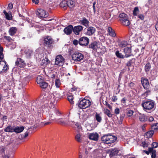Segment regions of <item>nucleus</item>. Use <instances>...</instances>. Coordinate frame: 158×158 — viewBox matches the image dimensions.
<instances>
[{"mask_svg": "<svg viewBox=\"0 0 158 158\" xmlns=\"http://www.w3.org/2000/svg\"><path fill=\"white\" fill-rule=\"evenodd\" d=\"M3 48L0 44V60H2L4 57L3 54Z\"/></svg>", "mask_w": 158, "mask_h": 158, "instance_id": "ea45409f", "label": "nucleus"}, {"mask_svg": "<svg viewBox=\"0 0 158 158\" xmlns=\"http://www.w3.org/2000/svg\"><path fill=\"white\" fill-rule=\"evenodd\" d=\"M24 53L27 57L29 58L33 53V51L31 49L27 48L26 49Z\"/></svg>", "mask_w": 158, "mask_h": 158, "instance_id": "4be33fe9", "label": "nucleus"}, {"mask_svg": "<svg viewBox=\"0 0 158 158\" xmlns=\"http://www.w3.org/2000/svg\"><path fill=\"white\" fill-rule=\"evenodd\" d=\"M91 104V102L89 100L83 99L80 101L78 106L80 108L84 109L90 106Z\"/></svg>", "mask_w": 158, "mask_h": 158, "instance_id": "39448f33", "label": "nucleus"}, {"mask_svg": "<svg viewBox=\"0 0 158 158\" xmlns=\"http://www.w3.org/2000/svg\"><path fill=\"white\" fill-rule=\"evenodd\" d=\"M3 13L6 16V19L8 20L11 19V18L10 17V15L6 12L5 10L3 11Z\"/></svg>", "mask_w": 158, "mask_h": 158, "instance_id": "09e8293b", "label": "nucleus"}, {"mask_svg": "<svg viewBox=\"0 0 158 158\" xmlns=\"http://www.w3.org/2000/svg\"><path fill=\"white\" fill-rule=\"evenodd\" d=\"M114 113L116 114H118L119 113V109L118 108H116L114 110Z\"/></svg>", "mask_w": 158, "mask_h": 158, "instance_id": "bf43d9fd", "label": "nucleus"}, {"mask_svg": "<svg viewBox=\"0 0 158 158\" xmlns=\"http://www.w3.org/2000/svg\"><path fill=\"white\" fill-rule=\"evenodd\" d=\"M75 138L76 140L78 142H81V135L80 133H78L76 135Z\"/></svg>", "mask_w": 158, "mask_h": 158, "instance_id": "e433bc0d", "label": "nucleus"}, {"mask_svg": "<svg viewBox=\"0 0 158 158\" xmlns=\"http://www.w3.org/2000/svg\"><path fill=\"white\" fill-rule=\"evenodd\" d=\"M153 120H154V118L152 116H150L149 117L148 120L149 122H151L153 121Z\"/></svg>", "mask_w": 158, "mask_h": 158, "instance_id": "774afa93", "label": "nucleus"}, {"mask_svg": "<svg viewBox=\"0 0 158 158\" xmlns=\"http://www.w3.org/2000/svg\"><path fill=\"white\" fill-rule=\"evenodd\" d=\"M89 42V39L86 37H81L79 40V44L81 46L87 45Z\"/></svg>", "mask_w": 158, "mask_h": 158, "instance_id": "1a4fd4ad", "label": "nucleus"}, {"mask_svg": "<svg viewBox=\"0 0 158 158\" xmlns=\"http://www.w3.org/2000/svg\"><path fill=\"white\" fill-rule=\"evenodd\" d=\"M57 122L61 125H65L67 123V121L66 118H61L56 120Z\"/></svg>", "mask_w": 158, "mask_h": 158, "instance_id": "aec40b11", "label": "nucleus"}, {"mask_svg": "<svg viewBox=\"0 0 158 158\" xmlns=\"http://www.w3.org/2000/svg\"><path fill=\"white\" fill-rule=\"evenodd\" d=\"M15 64L18 67L20 68L23 67L25 65L24 61L20 58L17 59Z\"/></svg>", "mask_w": 158, "mask_h": 158, "instance_id": "4468645a", "label": "nucleus"}, {"mask_svg": "<svg viewBox=\"0 0 158 158\" xmlns=\"http://www.w3.org/2000/svg\"><path fill=\"white\" fill-rule=\"evenodd\" d=\"M73 27L71 25H69L65 27L64 30V32L67 35L71 34L73 31Z\"/></svg>", "mask_w": 158, "mask_h": 158, "instance_id": "dca6fc26", "label": "nucleus"}, {"mask_svg": "<svg viewBox=\"0 0 158 158\" xmlns=\"http://www.w3.org/2000/svg\"><path fill=\"white\" fill-rule=\"evenodd\" d=\"M152 128L153 130H155L158 129V123H154L152 125Z\"/></svg>", "mask_w": 158, "mask_h": 158, "instance_id": "49530a36", "label": "nucleus"}, {"mask_svg": "<svg viewBox=\"0 0 158 158\" xmlns=\"http://www.w3.org/2000/svg\"><path fill=\"white\" fill-rule=\"evenodd\" d=\"M44 43L48 47H50L54 41L51 36H48L44 39Z\"/></svg>", "mask_w": 158, "mask_h": 158, "instance_id": "f8f14e48", "label": "nucleus"}, {"mask_svg": "<svg viewBox=\"0 0 158 158\" xmlns=\"http://www.w3.org/2000/svg\"><path fill=\"white\" fill-rule=\"evenodd\" d=\"M8 66L6 62L2 60H0V73H4L7 70Z\"/></svg>", "mask_w": 158, "mask_h": 158, "instance_id": "9d476101", "label": "nucleus"}, {"mask_svg": "<svg viewBox=\"0 0 158 158\" xmlns=\"http://www.w3.org/2000/svg\"><path fill=\"white\" fill-rule=\"evenodd\" d=\"M53 112H52V109L49 112V115L47 116L46 118L47 120H48V121H50V119H51V117L52 115L54 116V114H53Z\"/></svg>", "mask_w": 158, "mask_h": 158, "instance_id": "79ce46f5", "label": "nucleus"}, {"mask_svg": "<svg viewBox=\"0 0 158 158\" xmlns=\"http://www.w3.org/2000/svg\"><path fill=\"white\" fill-rule=\"evenodd\" d=\"M151 90L149 89H148L146 92L142 94V96L144 97H147L148 95L151 94Z\"/></svg>", "mask_w": 158, "mask_h": 158, "instance_id": "de8ad7c7", "label": "nucleus"}, {"mask_svg": "<svg viewBox=\"0 0 158 158\" xmlns=\"http://www.w3.org/2000/svg\"><path fill=\"white\" fill-rule=\"evenodd\" d=\"M67 2L68 6L70 8H72L75 6L74 2L72 0H69Z\"/></svg>", "mask_w": 158, "mask_h": 158, "instance_id": "72a5a7b5", "label": "nucleus"}, {"mask_svg": "<svg viewBox=\"0 0 158 158\" xmlns=\"http://www.w3.org/2000/svg\"><path fill=\"white\" fill-rule=\"evenodd\" d=\"M60 6L65 9L68 6L67 2L66 0L63 1L60 4Z\"/></svg>", "mask_w": 158, "mask_h": 158, "instance_id": "c756f323", "label": "nucleus"}, {"mask_svg": "<svg viewBox=\"0 0 158 158\" xmlns=\"http://www.w3.org/2000/svg\"><path fill=\"white\" fill-rule=\"evenodd\" d=\"M36 14L40 18H46L48 16V12L43 9H38Z\"/></svg>", "mask_w": 158, "mask_h": 158, "instance_id": "6e6552de", "label": "nucleus"}, {"mask_svg": "<svg viewBox=\"0 0 158 158\" xmlns=\"http://www.w3.org/2000/svg\"><path fill=\"white\" fill-rule=\"evenodd\" d=\"M83 29L82 26L78 25L73 27V31L75 35H77L79 34L80 32L82 31Z\"/></svg>", "mask_w": 158, "mask_h": 158, "instance_id": "9b49d317", "label": "nucleus"}, {"mask_svg": "<svg viewBox=\"0 0 158 158\" xmlns=\"http://www.w3.org/2000/svg\"><path fill=\"white\" fill-rule=\"evenodd\" d=\"M127 43L126 41H122L118 45L119 47L122 48L125 47L127 45Z\"/></svg>", "mask_w": 158, "mask_h": 158, "instance_id": "a19ab883", "label": "nucleus"}, {"mask_svg": "<svg viewBox=\"0 0 158 158\" xmlns=\"http://www.w3.org/2000/svg\"><path fill=\"white\" fill-rule=\"evenodd\" d=\"M42 64L46 65L50 63V61L47 57H45L42 60Z\"/></svg>", "mask_w": 158, "mask_h": 158, "instance_id": "7c9ffc66", "label": "nucleus"}, {"mask_svg": "<svg viewBox=\"0 0 158 158\" xmlns=\"http://www.w3.org/2000/svg\"><path fill=\"white\" fill-rule=\"evenodd\" d=\"M154 133L153 130H150L145 134V136L147 138H149L151 137Z\"/></svg>", "mask_w": 158, "mask_h": 158, "instance_id": "cd10ccee", "label": "nucleus"}, {"mask_svg": "<svg viewBox=\"0 0 158 158\" xmlns=\"http://www.w3.org/2000/svg\"><path fill=\"white\" fill-rule=\"evenodd\" d=\"M81 24L85 26V27H88L89 26V21L88 20L85 18L83 19L81 21Z\"/></svg>", "mask_w": 158, "mask_h": 158, "instance_id": "bb28decb", "label": "nucleus"}, {"mask_svg": "<svg viewBox=\"0 0 158 158\" xmlns=\"http://www.w3.org/2000/svg\"><path fill=\"white\" fill-rule=\"evenodd\" d=\"M52 112H53L54 116L52 115L51 117V119H50V121H48L44 123V125H46L52 123L54 121L56 120L58 116L61 115V113L55 108H53L52 109Z\"/></svg>", "mask_w": 158, "mask_h": 158, "instance_id": "f03ea898", "label": "nucleus"}, {"mask_svg": "<svg viewBox=\"0 0 158 158\" xmlns=\"http://www.w3.org/2000/svg\"><path fill=\"white\" fill-rule=\"evenodd\" d=\"M142 106L143 109L146 110H151L154 107V103L152 101H144L143 102Z\"/></svg>", "mask_w": 158, "mask_h": 158, "instance_id": "20e7f679", "label": "nucleus"}, {"mask_svg": "<svg viewBox=\"0 0 158 158\" xmlns=\"http://www.w3.org/2000/svg\"><path fill=\"white\" fill-rule=\"evenodd\" d=\"M124 116L123 115H121L120 117V119L118 121L119 124H121L122 123V122L123 121V119Z\"/></svg>", "mask_w": 158, "mask_h": 158, "instance_id": "4d7b16f0", "label": "nucleus"}, {"mask_svg": "<svg viewBox=\"0 0 158 158\" xmlns=\"http://www.w3.org/2000/svg\"><path fill=\"white\" fill-rule=\"evenodd\" d=\"M105 113L109 117H111L112 116V114L110 111L107 109L105 110Z\"/></svg>", "mask_w": 158, "mask_h": 158, "instance_id": "a18cd8bd", "label": "nucleus"}, {"mask_svg": "<svg viewBox=\"0 0 158 158\" xmlns=\"http://www.w3.org/2000/svg\"><path fill=\"white\" fill-rule=\"evenodd\" d=\"M139 12V8L138 7L134 8L133 11V14L134 16H137Z\"/></svg>", "mask_w": 158, "mask_h": 158, "instance_id": "c03bdc74", "label": "nucleus"}, {"mask_svg": "<svg viewBox=\"0 0 158 158\" xmlns=\"http://www.w3.org/2000/svg\"><path fill=\"white\" fill-rule=\"evenodd\" d=\"M89 47L90 48L93 49L94 50H96L98 48L97 43L96 42L94 41L91 43L89 45Z\"/></svg>", "mask_w": 158, "mask_h": 158, "instance_id": "393cba45", "label": "nucleus"}, {"mask_svg": "<svg viewBox=\"0 0 158 158\" xmlns=\"http://www.w3.org/2000/svg\"><path fill=\"white\" fill-rule=\"evenodd\" d=\"M68 99L71 104H73L74 102L73 101V97L71 94H69L68 96Z\"/></svg>", "mask_w": 158, "mask_h": 158, "instance_id": "2f4dec72", "label": "nucleus"}, {"mask_svg": "<svg viewBox=\"0 0 158 158\" xmlns=\"http://www.w3.org/2000/svg\"><path fill=\"white\" fill-rule=\"evenodd\" d=\"M148 119L147 117L144 114H140L139 116V119L141 122H145Z\"/></svg>", "mask_w": 158, "mask_h": 158, "instance_id": "412c9836", "label": "nucleus"}, {"mask_svg": "<svg viewBox=\"0 0 158 158\" xmlns=\"http://www.w3.org/2000/svg\"><path fill=\"white\" fill-rule=\"evenodd\" d=\"M151 64L149 63H147L145 66V70L146 72L149 71L151 68Z\"/></svg>", "mask_w": 158, "mask_h": 158, "instance_id": "37998d69", "label": "nucleus"}, {"mask_svg": "<svg viewBox=\"0 0 158 158\" xmlns=\"http://www.w3.org/2000/svg\"><path fill=\"white\" fill-rule=\"evenodd\" d=\"M4 131L6 132H14V128L13 127L11 126H9L5 129Z\"/></svg>", "mask_w": 158, "mask_h": 158, "instance_id": "a878e982", "label": "nucleus"}, {"mask_svg": "<svg viewBox=\"0 0 158 158\" xmlns=\"http://www.w3.org/2000/svg\"><path fill=\"white\" fill-rule=\"evenodd\" d=\"M152 147L156 148L158 147V143L157 142H153L152 144Z\"/></svg>", "mask_w": 158, "mask_h": 158, "instance_id": "3c124183", "label": "nucleus"}, {"mask_svg": "<svg viewBox=\"0 0 158 158\" xmlns=\"http://www.w3.org/2000/svg\"><path fill=\"white\" fill-rule=\"evenodd\" d=\"M151 157L152 158H156V150H154L152 152Z\"/></svg>", "mask_w": 158, "mask_h": 158, "instance_id": "864d4df0", "label": "nucleus"}, {"mask_svg": "<svg viewBox=\"0 0 158 158\" xmlns=\"http://www.w3.org/2000/svg\"><path fill=\"white\" fill-rule=\"evenodd\" d=\"M133 112L132 110H130L127 113V115L129 117H130L132 115Z\"/></svg>", "mask_w": 158, "mask_h": 158, "instance_id": "5fc2aeb1", "label": "nucleus"}, {"mask_svg": "<svg viewBox=\"0 0 158 158\" xmlns=\"http://www.w3.org/2000/svg\"><path fill=\"white\" fill-rule=\"evenodd\" d=\"M131 48L130 47H127L125 48L124 49V52L125 54L124 57H128L131 55Z\"/></svg>", "mask_w": 158, "mask_h": 158, "instance_id": "6ab92c4d", "label": "nucleus"}, {"mask_svg": "<svg viewBox=\"0 0 158 158\" xmlns=\"http://www.w3.org/2000/svg\"><path fill=\"white\" fill-rule=\"evenodd\" d=\"M4 39L9 42H10L12 40V39L10 36H5Z\"/></svg>", "mask_w": 158, "mask_h": 158, "instance_id": "603ef678", "label": "nucleus"}, {"mask_svg": "<svg viewBox=\"0 0 158 158\" xmlns=\"http://www.w3.org/2000/svg\"><path fill=\"white\" fill-rule=\"evenodd\" d=\"M24 129V127H17L14 128V131L17 133H20L22 132Z\"/></svg>", "mask_w": 158, "mask_h": 158, "instance_id": "c85d7f7f", "label": "nucleus"}, {"mask_svg": "<svg viewBox=\"0 0 158 158\" xmlns=\"http://www.w3.org/2000/svg\"><path fill=\"white\" fill-rule=\"evenodd\" d=\"M117 139V137L110 135H103L101 138L102 142L105 143L110 144L115 142Z\"/></svg>", "mask_w": 158, "mask_h": 158, "instance_id": "f257e3e1", "label": "nucleus"}, {"mask_svg": "<svg viewBox=\"0 0 158 158\" xmlns=\"http://www.w3.org/2000/svg\"><path fill=\"white\" fill-rule=\"evenodd\" d=\"M96 3V2H94L93 3V7L94 11V13H95V11H96V9H95V6Z\"/></svg>", "mask_w": 158, "mask_h": 158, "instance_id": "0e129e2a", "label": "nucleus"}, {"mask_svg": "<svg viewBox=\"0 0 158 158\" xmlns=\"http://www.w3.org/2000/svg\"><path fill=\"white\" fill-rule=\"evenodd\" d=\"M78 43H79V41L77 40H74L73 41V43L75 45H77Z\"/></svg>", "mask_w": 158, "mask_h": 158, "instance_id": "052dcab7", "label": "nucleus"}, {"mask_svg": "<svg viewBox=\"0 0 158 158\" xmlns=\"http://www.w3.org/2000/svg\"><path fill=\"white\" fill-rule=\"evenodd\" d=\"M115 55L118 57L120 58H124L125 57L123 55H122L121 53H119L118 51H116Z\"/></svg>", "mask_w": 158, "mask_h": 158, "instance_id": "58836bf2", "label": "nucleus"}, {"mask_svg": "<svg viewBox=\"0 0 158 158\" xmlns=\"http://www.w3.org/2000/svg\"><path fill=\"white\" fill-rule=\"evenodd\" d=\"M95 118L98 122L101 123V122L102 118L100 114L96 113L95 114Z\"/></svg>", "mask_w": 158, "mask_h": 158, "instance_id": "473e14b6", "label": "nucleus"}, {"mask_svg": "<svg viewBox=\"0 0 158 158\" xmlns=\"http://www.w3.org/2000/svg\"><path fill=\"white\" fill-rule=\"evenodd\" d=\"M117 100V98L116 96H113L112 98V101L113 102H115Z\"/></svg>", "mask_w": 158, "mask_h": 158, "instance_id": "680f3d73", "label": "nucleus"}, {"mask_svg": "<svg viewBox=\"0 0 158 158\" xmlns=\"http://www.w3.org/2000/svg\"><path fill=\"white\" fill-rule=\"evenodd\" d=\"M107 31L109 33V35L113 37H114L116 36V34L115 33L114 30L110 27H109L108 28Z\"/></svg>", "mask_w": 158, "mask_h": 158, "instance_id": "b1692460", "label": "nucleus"}, {"mask_svg": "<svg viewBox=\"0 0 158 158\" xmlns=\"http://www.w3.org/2000/svg\"><path fill=\"white\" fill-rule=\"evenodd\" d=\"M119 20L123 25L128 26L130 24V21L128 20L127 15L124 13H122L119 15Z\"/></svg>", "mask_w": 158, "mask_h": 158, "instance_id": "7ed1b4c3", "label": "nucleus"}, {"mask_svg": "<svg viewBox=\"0 0 158 158\" xmlns=\"http://www.w3.org/2000/svg\"><path fill=\"white\" fill-rule=\"evenodd\" d=\"M126 99L125 98H123L121 100V102L123 104H125L126 102Z\"/></svg>", "mask_w": 158, "mask_h": 158, "instance_id": "e2e57ef3", "label": "nucleus"}, {"mask_svg": "<svg viewBox=\"0 0 158 158\" xmlns=\"http://www.w3.org/2000/svg\"><path fill=\"white\" fill-rule=\"evenodd\" d=\"M95 31L96 30L95 28L90 27L88 28L87 29L86 34L88 35H91L94 33Z\"/></svg>", "mask_w": 158, "mask_h": 158, "instance_id": "f3484780", "label": "nucleus"}, {"mask_svg": "<svg viewBox=\"0 0 158 158\" xmlns=\"http://www.w3.org/2000/svg\"><path fill=\"white\" fill-rule=\"evenodd\" d=\"M98 134L97 133H92L89 135V138L91 139L97 141L98 140Z\"/></svg>", "mask_w": 158, "mask_h": 158, "instance_id": "a211bd4d", "label": "nucleus"}, {"mask_svg": "<svg viewBox=\"0 0 158 158\" xmlns=\"http://www.w3.org/2000/svg\"><path fill=\"white\" fill-rule=\"evenodd\" d=\"M60 85V81L59 79H56L55 81V85L57 88L59 87Z\"/></svg>", "mask_w": 158, "mask_h": 158, "instance_id": "8fccbe9b", "label": "nucleus"}, {"mask_svg": "<svg viewBox=\"0 0 158 158\" xmlns=\"http://www.w3.org/2000/svg\"><path fill=\"white\" fill-rule=\"evenodd\" d=\"M36 81L38 84H41V83L44 81L43 80V78L40 76H39L37 77Z\"/></svg>", "mask_w": 158, "mask_h": 158, "instance_id": "f704fd0d", "label": "nucleus"}, {"mask_svg": "<svg viewBox=\"0 0 158 158\" xmlns=\"http://www.w3.org/2000/svg\"><path fill=\"white\" fill-rule=\"evenodd\" d=\"M141 144H142V146L143 148L147 147L148 146V143H147L145 141L141 143Z\"/></svg>", "mask_w": 158, "mask_h": 158, "instance_id": "6e6d98bb", "label": "nucleus"}, {"mask_svg": "<svg viewBox=\"0 0 158 158\" xmlns=\"http://www.w3.org/2000/svg\"><path fill=\"white\" fill-rule=\"evenodd\" d=\"M141 81L143 86L145 89H149L150 85L148 79L142 78Z\"/></svg>", "mask_w": 158, "mask_h": 158, "instance_id": "ddd939ff", "label": "nucleus"}, {"mask_svg": "<svg viewBox=\"0 0 158 158\" xmlns=\"http://www.w3.org/2000/svg\"><path fill=\"white\" fill-rule=\"evenodd\" d=\"M79 118L80 119H81L83 121H85L88 118L87 115V114L84 113L82 114L80 116Z\"/></svg>", "mask_w": 158, "mask_h": 158, "instance_id": "4c0bfd02", "label": "nucleus"}, {"mask_svg": "<svg viewBox=\"0 0 158 158\" xmlns=\"http://www.w3.org/2000/svg\"><path fill=\"white\" fill-rule=\"evenodd\" d=\"M138 17L142 20H143L144 19V16L142 14L139 15L138 16Z\"/></svg>", "mask_w": 158, "mask_h": 158, "instance_id": "338daca9", "label": "nucleus"}, {"mask_svg": "<svg viewBox=\"0 0 158 158\" xmlns=\"http://www.w3.org/2000/svg\"><path fill=\"white\" fill-rule=\"evenodd\" d=\"M110 156V158H115V156L118 155V150L117 148L111 149Z\"/></svg>", "mask_w": 158, "mask_h": 158, "instance_id": "2eb2a0df", "label": "nucleus"}, {"mask_svg": "<svg viewBox=\"0 0 158 158\" xmlns=\"http://www.w3.org/2000/svg\"><path fill=\"white\" fill-rule=\"evenodd\" d=\"M39 85H40V87L42 89L46 88L48 85V83L45 81H44V82L41 83V84H40Z\"/></svg>", "mask_w": 158, "mask_h": 158, "instance_id": "c9c22d12", "label": "nucleus"}, {"mask_svg": "<svg viewBox=\"0 0 158 158\" xmlns=\"http://www.w3.org/2000/svg\"><path fill=\"white\" fill-rule=\"evenodd\" d=\"M75 125L77 127V128L79 130H81V127L79 123H76L75 124Z\"/></svg>", "mask_w": 158, "mask_h": 158, "instance_id": "13d9d810", "label": "nucleus"}, {"mask_svg": "<svg viewBox=\"0 0 158 158\" xmlns=\"http://www.w3.org/2000/svg\"><path fill=\"white\" fill-rule=\"evenodd\" d=\"M106 105L110 109H112V106L107 102H106Z\"/></svg>", "mask_w": 158, "mask_h": 158, "instance_id": "69168bd1", "label": "nucleus"}, {"mask_svg": "<svg viewBox=\"0 0 158 158\" xmlns=\"http://www.w3.org/2000/svg\"><path fill=\"white\" fill-rule=\"evenodd\" d=\"M84 58V55L81 53L75 52L72 55V58L75 61H80L82 60Z\"/></svg>", "mask_w": 158, "mask_h": 158, "instance_id": "423d86ee", "label": "nucleus"}, {"mask_svg": "<svg viewBox=\"0 0 158 158\" xmlns=\"http://www.w3.org/2000/svg\"><path fill=\"white\" fill-rule=\"evenodd\" d=\"M17 28L15 27H10L9 31V33L10 35H13L17 31Z\"/></svg>", "mask_w": 158, "mask_h": 158, "instance_id": "5701e85b", "label": "nucleus"}, {"mask_svg": "<svg viewBox=\"0 0 158 158\" xmlns=\"http://www.w3.org/2000/svg\"><path fill=\"white\" fill-rule=\"evenodd\" d=\"M64 62V59L61 55H59L56 56L55 64L59 66L62 65Z\"/></svg>", "mask_w": 158, "mask_h": 158, "instance_id": "0eeeda50", "label": "nucleus"}]
</instances>
